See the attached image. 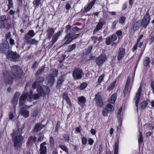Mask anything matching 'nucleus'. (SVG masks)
<instances>
[{
  "mask_svg": "<svg viewBox=\"0 0 154 154\" xmlns=\"http://www.w3.org/2000/svg\"><path fill=\"white\" fill-rule=\"evenodd\" d=\"M11 72L10 73L7 71L5 70L3 73V81L6 84H11L14 79L16 77L20 79L22 78L23 72L22 69L17 65H13L11 67Z\"/></svg>",
  "mask_w": 154,
  "mask_h": 154,
  "instance_id": "1",
  "label": "nucleus"
},
{
  "mask_svg": "<svg viewBox=\"0 0 154 154\" xmlns=\"http://www.w3.org/2000/svg\"><path fill=\"white\" fill-rule=\"evenodd\" d=\"M12 136V139L14 143V146L17 149L21 147L23 141V137L22 135L19 134L18 136L17 134L15 132H13L11 134Z\"/></svg>",
  "mask_w": 154,
  "mask_h": 154,
  "instance_id": "2",
  "label": "nucleus"
},
{
  "mask_svg": "<svg viewBox=\"0 0 154 154\" xmlns=\"http://www.w3.org/2000/svg\"><path fill=\"white\" fill-rule=\"evenodd\" d=\"M36 91L40 97H45L48 95L50 92V89L48 86L45 85L42 86L40 85H37Z\"/></svg>",
  "mask_w": 154,
  "mask_h": 154,
  "instance_id": "3",
  "label": "nucleus"
},
{
  "mask_svg": "<svg viewBox=\"0 0 154 154\" xmlns=\"http://www.w3.org/2000/svg\"><path fill=\"white\" fill-rule=\"evenodd\" d=\"M7 57L8 59L13 61H17L20 60V56L16 51H13L8 50L7 53Z\"/></svg>",
  "mask_w": 154,
  "mask_h": 154,
  "instance_id": "4",
  "label": "nucleus"
},
{
  "mask_svg": "<svg viewBox=\"0 0 154 154\" xmlns=\"http://www.w3.org/2000/svg\"><path fill=\"white\" fill-rule=\"evenodd\" d=\"M101 2V0H93L88 4L87 6H85L84 7V9H82L80 12L82 13V14L85 15V14L89 11L92 8L95 2L96 4H99Z\"/></svg>",
  "mask_w": 154,
  "mask_h": 154,
  "instance_id": "5",
  "label": "nucleus"
},
{
  "mask_svg": "<svg viewBox=\"0 0 154 154\" xmlns=\"http://www.w3.org/2000/svg\"><path fill=\"white\" fill-rule=\"evenodd\" d=\"M72 75L75 80H79L84 75V73L82 69L79 67L75 68L72 72Z\"/></svg>",
  "mask_w": 154,
  "mask_h": 154,
  "instance_id": "6",
  "label": "nucleus"
},
{
  "mask_svg": "<svg viewBox=\"0 0 154 154\" xmlns=\"http://www.w3.org/2000/svg\"><path fill=\"white\" fill-rule=\"evenodd\" d=\"M150 20V18L149 15V11H148L147 13L144 16L143 18L140 22L141 26L145 29H146L147 26L149 23Z\"/></svg>",
  "mask_w": 154,
  "mask_h": 154,
  "instance_id": "7",
  "label": "nucleus"
},
{
  "mask_svg": "<svg viewBox=\"0 0 154 154\" xmlns=\"http://www.w3.org/2000/svg\"><path fill=\"white\" fill-rule=\"evenodd\" d=\"M107 59L106 55L105 54H102L97 57L95 62L98 66H100L103 64Z\"/></svg>",
  "mask_w": 154,
  "mask_h": 154,
  "instance_id": "8",
  "label": "nucleus"
},
{
  "mask_svg": "<svg viewBox=\"0 0 154 154\" xmlns=\"http://www.w3.org/2000/svg\"><path fill=\"white\" fill-rule=\"evenodd\" d=\"M114 108L113 106L110 103H108L103 109L102 112L103 116H107L108 115L109 112H111L114 110Z\"/></svg>",
  "mask_w": 154,
  "mask_h": 154,
  "instance_id": "9",
  "label": "nucleus"
},
{
  "mask_svg": "<svg viewBox=\"0 0 154 154\" xmlns=\"http://www.w3.org/2000/svg\"><path fill=\"white\" fill-rule=\"evenodd\" d=\"M94 100L97 106L99 107H102L103 106V100L99 93H98L95 95Z\"/></svg>",
  "mask_w": 154,
  "mask_h": 154,
  "instance_id": "10",
  "label": "nucleus"
},
{
  "mask_svg": "<svg viewBox=\"0 0 154 154\" xmlns=\"http://www.w3.org/2000/svg\"><path fill=\"white\" fill-rule=\"evenodd\" d=\"M58 70L56 69H55L52 71V73L48 75L49 77L48 82L50 85L52 86L54 82V77L57 75Z\"/></svg>",
  "mask_w": 154,
  "mask_h": 154,
  "instance_id": "11",
  "label": "nucleus"
},
{
  "mask_svg": "<svg viewBox=\"0 0 154 154\" xmlns=\"http://www.w3.org/2000/svg\"><path fill=\"white\" fill-rule=\"evenodd\" d=\"M142 87L140 85L138 89L137 92L136 93V95L135 97V99H136L135 101V106L137 107V111L138 110V103L140 100V98L141 96V92L142 91Z\"/></svg>",
  "mask_w": 154,
  "mask_h": 154,
  "instance_id": "12",
  "label": "nucleus"
},
{
  "mask_svg": "<svg viewBox=\"0 0 154 154\" xmlns=\"http://www.w3.org/2000/svg\"><path fill=\"white\" fill-rule=\"evenodd\" d=\"M63 30L62 28L61 30L58 31L57 33H55L53 35L52 40L50 42V44L51 45V47L56 42L57 40L59 37L60 35L63 32Z\"/></svg>",
  "mask_w": 154,
  "mask_h": 154,
  "instance_id": "13",
  "label": "nucleus"
},
{
  "mask_svg": "<svg viewBox=\"0 0 154 154\" xmlns=\"http://www.w3.org/2000/svg\"><path fill=\"white\" fill-rule=\"evenodd\" d=\"M28 96V93L23 94L19 98V104L20 106H23Z\"/></svg>",
  "mask_w": 154,
  "mask_h": 154,
  "instance_id": "14",
  "label": "nucleus"
},
{
  "mask_svg": "<svg viewBox=\"0 0 154 154\" xmlns=\"http://www.w3.org/2000/svg\"><path fill=\"white\" fill-rule=\"evenodd\" d=\"M46 144V142H44L40 145L39 154H47V148L45 145Z\"/></svg>",
  "mask_w": 154,
  "mask_h": 154,
  "instance_id": "15",
  "label": "nucleus"
},
{
  "mask_svg": "<svg viewBox=\"0 0 154 154\" xmlns=\"http://www.w3.org/2000/svg\"><path fill=\"white\" fill-rule=\"evenodd\" d=\"M65 75H63L60 76L57 79L56 87L58 88H60L61 87L63 83L65 80Z\"/></svg>",
  "mask_w": 154,
  "mask_h": 154,
  "instance_id": "16",
  "label": "nucleus"
},
{
  "mask_svg": "<svg viewBox=\"0 0 154 154\" xmlns=\"http://www.w3.org/2000/svg\"><path fill=\"white\" fill-rule=\"evenodd\" d=\"M29 111L27 110L25 107H23L20 109V114L21 116L27 118L29 116Z\"/></svg>",
  "mask_w": 154,
  "mask_h": 154,
  "instance_id": "17",
  "label": "nucleus"
},
{
  "mask_svg": "<svg viewBox=\"0 0 154 154\" xmlns=\"http://www.w3.org/2000/svg\"><path fill=\"white\" fill-rule=\"evenodd\" d=\"M37 137L35 136H31L28 137L26 143V146L28 147H29L32 143H35L37 140Z\"/></svg>",
  "mask_w": 154,
  "mask_h": 154,
  "instance_id": "18",
  "label": "nucleus"
},
{
  "mask_svg": "<svg viewBox=\"0 0 154 154\" xmlns=\"http://www.w3.org/2000/svg\"><path fill=\"white\" fill-rule=\"evenodd\" d=\"M9 48V43L8 41L5 43H2L0 46V51L3 53H5L7 49Z\"/></svg>",
  "mask_w": 154,
  "mask_h": 154,
  "instance_id": "19",
  "label": "nucleus"
},
{
  "mask_svg": "<svg viewBox=\"0 0 154 154\" xmlns=\"http://www.w3.org/2000/svg\"><path fill=\"white\" fill-rule=\"evenodd\" d=\"M125 53V50L124 48H119V51L117 56V59L119 61H120L124 57Z\"/></svg>",
  "mask_w": 154,
  "mask_h": 154,
  "instance_id": "20",
  "label": "nucleus"
},
{
  "mask_svg": "<svg viewBox=\"0 0 154 154\" xmlns=\"http://www.w3.org/2000/svg\"><path fill=\"white\" fill-rule=\"evenodd\" d=\"M141 20H138L137 21L133 22L132 23L133 29L134 31H136L139 29L140 26Z\"/></svg>",
  "mask_w": 154,
  "mask_h": 154,
  "instance_id": "21",
  "label": "nucleus"
},
{
  "mask_svg": "<svg viewBox=\"0 0 154 154\" xmlns=\"http://www.w3.org/2000/svg\"><path fill=\"white\" fill-rule=\"evenodd\" d=\"M55 31V29L53 28L48 27L46 30L47 36L48 39H50L52 36Z\"/></svg>",
  "mask_w": 154,
  "mask_h": 154,
  "instance_id": "22",
  "label": "nucleus"
},
{
  "mask_svg": "<svg viewBox=\"0 0 154 154\" xmlns=\"http://www.w3.org/2000/svg\"><path fill=\"white\" fill-rule=\"evenodd\" d=\"M103 25L104 24L103 22L101 21H99L96 25V27L93 30V34H95L102 29Z\"/></svg>",
  "mask_w": 154,
  "mask_h": 154,
  "instance_id": "23",
  "label": "nucleus"
},
{
  "mask_svg": "<svg viewBox=\"0 0 154 154\" xmlns=\"http://www.w3.org/2000/svg\"><path fill=\"white\" fill-rule=\"evenodd\" d=\"M66 34L63 39V40L64 41L67 39L64 43V45H67L71 42V39H70L71 37V33L69 32H68Z\"/></svg>",
  "mask_w": 154,
  "mask_h": 154,
  "instance_id": "24",
  "label": "nucleus"
},
{
  "mask_svg": "<svg viewBox=\"0 0 154 154\" xmlns=\"http://www.w3.org/2000/svg\"><path fill=\"white\" fill-rule=\"evenodd\" d=\"M35 34L34 32V31L33 30H30L29 31L24 35V39H26L27 38H32L35 35Z\"/></svg>",
  "mask_w": 154,
  "mask_h": 154,
  "instance_id": "25",
  "label": "nucleus"
},
{
  "mask_svg": "<svg viewBox=\"0 0 154 154\" xmlns=\"http://www.w3.org/2000/svg\"><path fill=\"white\" fill-rule=\"evenodd\" d=\"M25 40L27 43L30 45H37L38 43V41L35 39L31 38H27Z\"/></svg>",
  "mask_w": 154,
  "mask_h": 154,
  "instance_id": "26",
  "label": "nucleus"
},
{
  "mask_svg": "<svg viewBox=\"0 0 154 154\" xmlns=\"http://www.w3.org/2000/svg\"><path fill=\"white\" fill-rule=\"evenodd\" d=\"M45 65L44 64L40 68H39L37 71V72L35 75L36 77H37L42 74V73L44 71L45 69L46 68L45 67Z\"/></svg>",
  "mask_w": 154,
  "mask_h": 154,
  "instance_id": "27",
  "label": "nucleus"
},
{
  "mask_svg": "<svg viewBox=\"0 0 154 154\" xmlns=\"http://www.w3.org/2000/svg\"><path fill=\"white\" fill-rule=\"evenodd\" d=\"M62 97L63 99L66 100L67 103L69 106H72L71 102L67 94L66 93H64L62 95Z\"/></svg>",
  "mask_w": 154,
  "mask_h": 154,
  "instance_id": "28",
  "label": "nucleus"
},
{
  "mask_svg": "<svg viewBox=\"0 0 154 154\" xmlns=\"http://www.w3.org/2000/svg\"><path fill=\"white\" fill-rule=\"evenodd\" d=\"M40 123H37L35 125V126L32 130V131L34 133H37L41 130V128L40 126Z\"/></svg>",
  "mask_w": 154,
  "mask_h": 154,
  "instance_id": "29",
  "label": "nucleus"
},
{
  "mask_svg": "<svg viewBox=\"0 0 154 154\" xmlns=\"http://www.w3.org/2000/svg\"><path fill=\"white\" fill-rule=\"evenodd\" d=\"M117 97V94L115 93L111 96L110 99L109 100V102L112 104L114 103L116 100Z\"/></svg>",
  "mask_w": 154,
  "mask_h": 154,
  "instance_id": "30",
  "label": "nucleus"
},
{
  "mask_svg": "<svg viewBox=\"0 0 154 154\" xmlns=\"http://www.w3.org/2000/svg\"><path fill=\"white\" fill-rule=\"evenodd\" d=\"M116 80H115L111 83L109 86L107 87L106 90L109 91L112 90L116 85Z\"/></svg>",
  "mask_w": 154,
  "mask_h": 154,
  "instance_id": "31",
  "label": "nucleus"
},
{
  "mask_svg": "<svg viewBox=\"0 0 154 154\" xmlns=\"http://www.w3.org/2000/svg\"><path fill=\"white\" fill-rule=\"evenodd\" d=\"M149 58L147 57H145L143 61V65L144 66L147 67L149 65L150 63Z\"/></svg>",
  "mask_w": 154,
  "mask_h": 154,
  "instance_id": "32",
  "label": "nucleus"
},
{
  "mask_svg": "<svg viewBox=\"0 0 154 154\" xmlns=\"http://www.w3.org/2000/svg\"><path fill=\"white\" fill-rule=\"evenodd\" d=\"M49 143L50 146L51 148H53L54 147L55 142L54 137L52 136H51L49 137Z\"/></svg>",
  "mask_w": 154,
  "mask_h": 154,
  "instance_id": "33",
  "label": "nucleus"
},
{
  "mask_svg": "<svg viewBox=\"0 0 154 154\" xmlns=\"http://www.w3.org/2000/svg\"><path fill=\"white\" fill-rule=\"evenodd\" d=\"M45 78L44 77L42 76H39L35 80L38 83V85L43 84V82L45 81Z\"/></svg>",
  "mask_w": 154,
  "mask_h": 154,
  "instance_id": "34",
  "label": "nucleus"
},
{
  "mask_svg": "<svg viewBox=\"0 0 154 154\" xmlns=\"http://www.w3.org/2000/svg\"><path fill=\"white\" fill-rule=\"evenodd\" d=\"M141 39L139 37L137 40V42L135 45H134L132 48V51L133 52H134L137 49V47L138 45V44L140 40Z\"/></svg>",
  "mask_w": 154,
  "mask_h": 154,
  "instance_id": "35",
  "label": "nucleus"
},
{
  "mask_svg": "<svg viewBox=\"0 0 154 154\" xmlns=\"http://www.w3.org/2000/svg\"><path fill=\"white\" fill-rule=\"evenodd\" d=\"M88 83L86 82H83L80 84L79 86H78L77 88L80 90H83L85 89L88 86Z\"/></svg>",
  "mask_w": 154,
  "mask_h": 154,
  "instance_id": "36",
  "label": "nucleus"
},
{
  "mask_svg": "<svg viewBox=\"0 0 154 154\" xmlns=\"http://www.w3.org/2000/svg\"><path fill=\"white\" fill-rule=\"evenodd\" d=\"M148 105V103L146 100H144L141 102L140 106L142 109H144Z\"/></svg>",
  "mask_w": 154,
  "mask_h": 154,
  "instance_id": "37",
  "label": "nucleus"
},
{
  "mask_svg": "<svg viewBox=\"0 0 154 154\" xmlns=\"http://www.w3.org/2000/svg\"><path fill=\"white\" fill-rule=\"evenodd\" d=\"M78 100L79 103L84 104L86 102V99L84 96L79 97L78 98Z\"/></svg>",
  "mask_w": 154,
  "mask_h": 154,
  "instance_id": "38",
  "label": "nucleus"
},
{
  "mask_svg": "<svg viewBox=\"0 0 154 154\" xmlns=\"http://www.w3.org/2000/svg\"><path fill=\"white\" fill-rule=\"evenodd\" d=\"M59 148L67 154H68V148L66 146L60 144L59 146Z\"/></svg>",
  "mask_w": 154,
  "mask_h": 154,
  "instance_id": "39",
  "label": "nucleus"
},
{
  "mask_svg": "<svg viewBox=\"0 0 154 154\" xmlns=\"http://www.w3.org/2000/svg\"><path fill=\"white\" fill-rule=\"evenodd\" d=\"M63 138L64 139V140L66 142H68L70 140L69 135L68 134H64L63 135Z\"/></svg>",
  "mask_w": 154,
  "mask_h": 154,
  "instance_id": "40",
  "label": "nucleus"
},
{
  "mask_svg": "<svg viewBox=\"0 0 154 154\" xmlns=\"http://www.w3.org/2000/svg\"><path fill=\"white\" fill-rule=\"evenodd\" d=\"M76 46V44H73L70 45L67 48V51L70 52L75 49Z\"/></svg>",
  "mask_w": 154,
  "mask_h": 154,
  "instance_id": "41",
  "label": "nucleus"
},
{
  "mask_svg": "<svg viewBox=\"0 0 154 154\" xmlns=\"http://www.w3.org/2000/svg\"><path fill=\"white\" fill-rule=\"evenodd\" d=\"M143 138L142 133L141 132H139V138L138 139V142L139 143L141 144L143 142Z\"/></svg>",
  "mask_w": 154,
  "mask_h": 154,
  "instance_id": "42",
  "label": "nucleus"
},
{
  "mask_svg": "<svg viewBox=\"0 0 154 154\" xmlns=\"http://www.w3.org/2000/svg\"><path fill=\"white\" fill-rule=\"evenodd\" d=\"M41 0H34L33 2V5L35 7H38L41 4Z\"/></svg>",
  "mask_w": 154,
  "mask_h": 154,
  "instance_id": "43",
  "label": "nucleus"
},
{
  "mask_svg": "<svg viewBox=\"0 0 154 154\" xmlns=\"http://www.w3.org/2000/svg\"><path fill=\"white\" fill-rule=\"evenodd\" d=\"M126 19V18L125 17L123 16H121L119 18V23L121 24H124Z\"/></svg>",
  "mask_w": 154,
  "mask_h": 154,
  "instance_id": "44",
  "label": "nucleus"
},
{
  "mask_svg": "<svg viewBox=\"0 0 154 154\" xmlns=\"http://www.w3.org/2000/svg\"><path fill=\"white\" fill-rule=\"evenodd\" d=\"M105 76V74H103L101 75L99 77L98 79V82L99 83V84H97V85H99L102 82L103 80L104 76Z\"/></svg>",
  "mask_w": 154,
  "mask_h": 154,
  "instance_id": "45",
  "label": "nucleus"
},
{
  "mask_svg": "<svg viewBox=\"0 0 154 154\" xmlns=\"http://www.w3.org/2000/svg\"><path fill=\"white\" fill-rule=\"evenodd\" d=\"M112 42L110 38V36H108L106 38L105 40V43L106 45H109L111 44Z\"/></svg>",
  "mask_w": 154,
  "mask_h": 154,
  "instance_id": "46",
  "label": "nucleus"
},
{
  "mask_svg": "<svg viewBox=\"0 0 154 154\" xmlns=\"http://www.w3.org/2000/svg\"><path fill=\"white\" fill-rule=\"evenodd\" d=\"M8 10L11 9V8H13V0H8Z\"/></svg>",
  "mask_w": 154,
  "mask_h": 154,
  "instance_id": "47",
  "label": "nucleus"
},
{
  "mask_svg": "<svg viewBox=\"0 0 154 154\" xmlns=\"http://www.w3.org/2000/svg\"><path fill=\"white\" fill-rule=\"evenodd\" d=\"M18 100V99L14 98V97L13 98L11 101V103L12 104L13 107H15L17 103Z\"/></svg>",
  "mask_w": 154,
  "mask_h": 154,
  "instance_id": "48",
  "label": "nucleus"
},
{
  "mask_svg": "<svg viewBox=\"0 0 154 154\" xmlns=\"http://www.w3.org/2000/svg\"><path fill=\"white\" fill-rule=\"evenodd\" d=\"M60 122L59 121H58L55 128V132L57 133L58 132L59 129L60 128Z\"/></svg>",
  "mask_w": 154,
  "mask_h": 154,
  "instance_id": "49",
  "label": "nucleus"
},
{
  "mask_svg": "<svg viewBox=\"0 0 154 154\" xmlns=\"http://www.w3.org/2000/svg\"><path fill=\"white\" fill-rule=\"evenodd\" d=\"M80 33H78L77 34H75L72 35L70 38L71 39V42H72L73 40L77 38L80 35Z\"/></svg>",
  "mask_w": 154,
  "mask_h": 154,
  "instance_id": "50",
  "label": "nucleus"
},
{
  "mask_svg": "<svg viewBox=\"0 0 154 154\" xmlns=\"http://www.w3.org/2000/svg\"><path fill=\"white\" fill-rule=\"evenodd\" d=\"M44 138V135L41 133H40L39 134V137L38 139V142H42Z\"/></svg>",
  "mask_w": 154,
  "mask_h": 154,
  "instance_id": "51",
  "label": "nucleus"
},
{
  "mask_svg": "<svg viewBox=\"0 0 154 154\" xmlns=\"http://www.w3.org/2000/svg\"><path fill=\"white\" fill-rule=\"evenodd\" d=\"M39 62L37 61H35L32 65L31 67V69H36V67L38 66Z\"/></svg>",
  "mask_w": 154,
  "mask_h": 154,
  "instance_id": "52",
  "label": "nucleus"
},
{
  "mask_svg": "<svg viewBox=\"0 0 154 154\" xmlns=\"http://www.w3.org/2000/svg\"><path fill=\"white\" fill-rule=\"evenodd\" d=\"M72 26L69 24H68V25L66 26L65 32L67 33L69 31L71 30V29H72Z\"/></svg>",
  "mask_w": 154,
  "mask_h": 154,
  "instance_id": "53",
  "label": "nucleus"
},
{
  "mask_svg": "<svg viewBox=\"0 0 154 154\" xmlns=\"http://www.w3.org/2000/svg\"><path fill=\"white\" fill-rule=\"evenodd\" d=\"M110 38L112 41L113 42L116 41L117 39V37L115 34H113L112 35Z\"/></svg>",
  "mask_w": 154,
  "mask_h": 154,
  "instance_id": "54",
  "label": "nucleus"
},
{
  "mask_svg": "<svg viewBox=\"0 0 154 154\" xmlns=\"http://www.w3.org/2000/svg\"><path fill=\"white\" fill-rule=\"evenodd\" d=\"M87 141V139L85 137H83L82 139V143L83 145H85Z\"/></svg>",
  "mask_w": 154,
  "mask_h": 154,
  "instance_id": "55",
  "label": "nucleus"
},
{
  "mask_svg": "<svg viewBox=\"0 0 154 154\" xmlns=\"http://www.w3.org/2000/svg\"><path fill=\"white\" fill-rule=\"evenodd\" d=\"M119 141H116L115 143L114 150H118L119 149Z\"/></svg>",
  "mask_w": 154,
  "mask_h": 154,
  "instance_id": "56",
  "label": "nucleus"
},
{
  "mask_svg": "<svg viewBox=\"0 0 154 154\" xmlns=\"http://www.w3.org/2000/svg\"><path fill=\"white\" fill-rule=\"evenodd\" d=\"M38 84V82L35 80V81L33 82L32 85V88L35 89L37 88V86Z\"/></svg>",
  "mask_w": 154,
  "mask_h": 154,
  "instance_id": "57",
  "label": "nucleus"
},
{
  "mask_svg": "<svg viewBox=\"0 0 154 154\" xmlns=\"http://www.w3.org/2000/svg\"><path fill=\"white\" fill-rule=\"evenodd\" d=\"M38 84V82L35 80V81L33 82L32 85V88L35 89L37 88V86Z\"/></svg>",
  "mask_w": 154,
  "mask_h": 154,
  "instance_id": "58",
  "label": "nucleus"
},
{
  "mask_svg": "<svg viewBox=\"0 0 154 154\" xmlns=\"http://www.w3.org/2000/svg\"><path fill=\"white\" fill-rule=\"evenodd\" d=\"M38 112L37 110H34L31 113V116L33 117H36L37 116Z\"/></svg>",
  "mask_w": 154,
  "mask_h": 154,
  "instance_id": "59",
  "label": "nucleus"
},
{
  "mask_svg": "<svg viewBox=\"0 0 154 154\" xmlns=\"http://www.w3.org/2000/svg\"><path fill=\"white\" fill-rule=\"evenodd\" d=\"M65 8L67 10V12H68L69 10L71 8V6L69 2L66 4Z\"/></svg>",
  "mask_w": 154,
  "mask_h": 154,
  "instance_id": "60",
  "label": "nucleus"
},
{
  "mask_svg": "<svg viewBox=\"0 0 154 154\" xmlns=\"http://www.w3.org/2000/svg\"><path fill=\"white\" fill-rule=\"evenodd\" d=\"M128 88H124L123 91L124 97H125L127 95L128 92Z\"/></svg>",
  "mask_w": 154,
  "mask_h": 154,
  "instance_id": "61",
  "label": "nucleus"
},
{
  "mask_svg": "<svg viewBox=\"0 0 154 154\" xmlns=\"http://www.w3.org/2000/svg\"><path fill=\"white\" fill-rule=\"evenodd\" d=\"M118 21L117 20H115L112 23V26L114 29H116V26L118 23Z\"/></svg>",
  "mask_w": 154,
  "mask_h": 154,
  "instance_id": "62",
  "label": "nucleus"
},
{
  "mask_svg": "<svg viewBox=\"0 0 154 154\" xmlns=\"http://www.w3.org/2000/svg\"><path fill=\"white\" fill-rule=\"evenodd\" d=\"M40 96L39 94H35L33 95V98L34 100H36L38 99Z\"/></svg>",
  "mask_w": 154,
  "mask_h": 154,
  "instance_id": "63",
  "label": "nucleus"
},
{
  "mask_svg": "<svg viewBox=\"0 0 154 154\" xmlns=\"http://www.w3.org/2000/svg\"><path fill=\"white\" fill-rule=\"evenodd\" d=\"M150 86L152 90V92L154 94V81H151Z\"/></svg>",
  "mask_w": 154,
  "mask_h": 154,
  "instance_id": "64",
  "label": "nucleus"
}]
</instances>
